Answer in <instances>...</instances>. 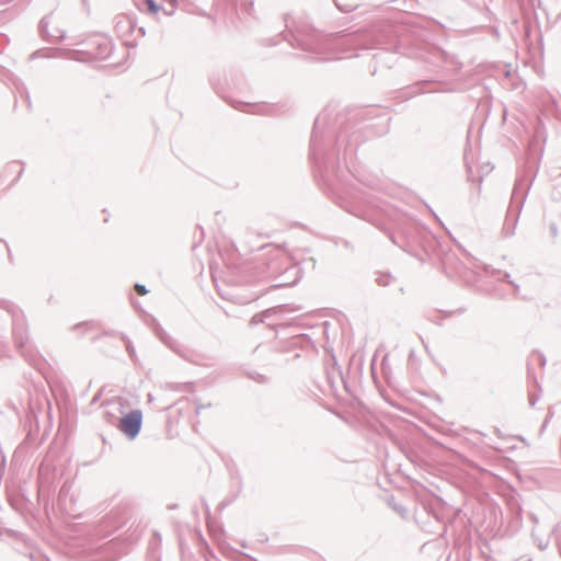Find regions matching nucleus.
I'll list each match as a JSON object with an SVG mask.
<instances>
[{
    "mask_svg": "<svg viewBox=\"0 0 561 561\" xmlns=\"http://www.w3.org/2000/svg\"><path fill=\"white\" fill-rule=\"evenodd\" d=\"M142 414L139 410H134L124 415L121 421L118 428L129 438H135L141 427Z\"/></svg>",
    "mask_w": 561,
    "mask_h": 561,
    "instance_id": "obj_1",
    "label": "nucleus"
},
{
    "mask_svg": "<svg viewBox=\"0 0 561 561\" xmlns=\"http://www.w3.org/2000/svg\"><path fill=\"white\" fill-rule=\"evenodd\" d=\"M146 4L148 5V10L151 13H153V14L158 13L159 7L156 4V2L153 0H147Z\"/></svg>",
    "mask_w": 561,
    "mask_h": 561,
    "instance_id": "obj_2",
    "label": "nucleus"
},
{
    "mask_svg": "<svg viewBox=\"0 0 561 561\" xmlns=\"http://www.w3.org/2000/svg\"><path fill=\"white\" fill-rule=\"evenodd\" d=\"M135 290H136V291H137V294H138V295H140V296H144V295H146V294H147V290H146L145 286H144V285H140V284H136V285H135Z\"/></svg>",
    "mask_w": 561,
    "mask_h": 561,
    "instance_id": "obj_3",
    "label": "nucleus"
}]
</instances>
